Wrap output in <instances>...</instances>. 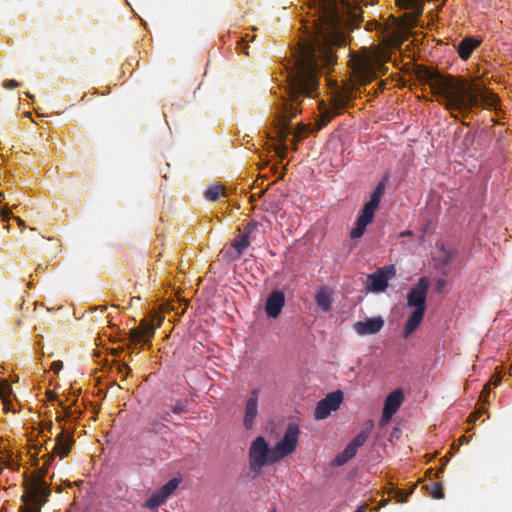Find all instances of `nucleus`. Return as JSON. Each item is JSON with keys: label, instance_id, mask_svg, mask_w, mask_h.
I'll use <instances>...</instances> for the list:
<instances>
[{"label": "nucleus", "instance_id": "nucleus-1", "mask_svg": "<svg viewBox=\"0 0 512 512\" xmlns=\"http://www.w3.org/2000/svg\"><path fill=\"white\" fill-rule=\"evenodd\" d=\"M313 33L298 43L287 68L286 96L274 103L276 115L273 120L275 134L284 143L293 135V145L300 141L306 128L299 123L292 129L290 120L300 112L299 106L306 98L318 95L323 69L337 63L334 48L345 42V28L357 21L362 10L354 0H310Z\"/></svg>", "mask_w": 512, "mask_h": 512}, {"label": "nucleus", "instance_id": "nucleus-2", "mask_svg": "<svg viewBox=\"0 0 512 512\" xmlns=\"http://www.w3.org/2000/svg\"><path fill=\"white\" fill-rule=\"evenodd\" d=\"M455 98L459 101V107L450 108L451 115L454 112L466 116L472 112L474 108L482 107L488 110H496L499 98L496 94L481 86L476 82L460 80V85L456 92Z\"/></svg>", "mask_w": 512, "mask_h": 512}, {"label": "nucleus", "instance_id": "nucleus-3", "mask_svg": "<svg viewBox=\"0 0 512 512\" xmlns=\"http://www.w3.org/2000/svg\"><path fill=\"white\" fill-rule=\"evenodd\" d=\"M417 78L420 82L427 84L433 93L438 96V101L445 109L459 107V101L455 98L460 85V80H456L451 75H443L437 70L422 67L417 72Z\"/></svg>", "mask_w": 512, "mask_h": 512}, {"label": "nucleus", "instance_id": "nucleus-4", "mask_svg": "<svg viewBox=\"0 0 512 512\" xmlns=\"http://www.w3.org/2000/svg\"><path fill=\"white\" fill-rule=\"evenodd\" d=\"M50 464L49 457H47L44 466L30 477L27 476L26 472L24 473L23 486L26 489V493L21 497V500L24 502L21 512H31L34 509H39V512H41L40 507L48 501L50 489L45 476Z\"/></svg>", "mask_w": 512, "mask_h": 512}, {"label": "nucleus", "instance_id": "nucleus-5", "mask_svg": "<svg viewBox=\"0 0 512 512\" xmlns=\"http://www.w3.org/2000/svg\"><path fill=\"white\" fill-rule=\"evenodd\" d=\"M429 286V279L420 277L407 294V306L413 308V312L404 325L403 337L405 339L413 334L423 321Z\"/></svg>", "mask_w": 512, "mask_h": 512}, {"label": "nucleus", "instance_id": "nucleus-6", "mask_svg": "<svg viewBox=\"0 0 512 512\" xmlns=\"http://www.w3.org/2000/svg\"><path fill=\"white\" fill-rule=\"evenodd\" d=\"M300 435L296 424H289L283 438L271 449L270 463H277L295 452Z\"/></svg>", "mask_w": 512, "mask_h": 512}, {"label": "nucleus", "instance_id": "nucleus-7", "mask_svg": "<svg viewBox=\"0 0 512 512\" xmlns=\"http://www.w3.org/2000/svg\"><path fill=\"white\" fill-rule=\"evenodd\" d=\"M271 449L262 436H258L249 448V466L250 469L259 475L263 467L270 463Z\"/></svg>", "mask_w": 512, "mask_h": 512}, {"label": "nucleus", "instance_id": "nucleus-8", "mask_svg": "<svg viewBox=\"0 0 512 512\" xmlns=\"http://www.w3.org/2000/svg\"><path fill=\"white\" fill-rule=\"evenodd\" d=\"M396 275L394 264L385 265L378 268L373 274L368 276V288L372 292H384L388 288V282Z\"/></svg>", "mask_w": 512, "mask_h": 512}, {"label": "nucleus", "instance_id": "nucleus-9", "mask_svg": "<svg viewBox=\"0 0 512 512\" xmlns=\"http://www.w3.org/2000/svg\"><path fill=\"white\" fill-rule=\"evenodd\" d=\"M180 479L172 478L161 488L154 491L144 503V507L155 510L163 505L168 497L177 489Z\"/></svg>", "mask_w": 512, "mask_h": 512}, {"label": "nucleus", "instance_id": "nucleus-10", "mask_svg": "<svg viewBox=\"0 0 512 512\" xmlns=\"http://www.w3.org/2000/svg\"><path fill=\"white\" fill-rule=\"evenodd\" d=\"M343 402V392L337 390L329 393L324 399L320 400L315 408L314 416L317 420L327 418L332 411H336Z\"/></svg>", "mask_w": 512, "mask_h": 512}, {"label": "nucleus", "instance_id": "nucleus-11", "mask_svg": "<svg viewBox=\"0 0 512 512\" xmlns=\"http://www.w3.org/2000/svg\"><path fill=\"white\" fill-rule=\"evenodd\" d=\"M74 442L73 435L65 434L64 428L62 427V431L55 437L52 453L46 454L45 457H49V463L54 460L55 455H58L60 458L66 457L70 453L71 446Z\"/></svg>", "mask_w": 512, "mask_h": 512}, {"label": "nucleus", "instance_id": "nucleus-12", "mask_svg": "<svg viewBox=\"0 0 512 512\" xmlns=\"http://www.w3.org/2000/svg\"><path fill=\"white\" fill-rule=\"evenodd\" d=\"M354 73L357 80L366 85L375 77L376 64L369 57L358 59L354 65Z\"/></svg>", "mask_w": 512, "mask_h": 512}, {"label": "nucleus", "instance_id": "nucleus-13", "mask_svg": "<svg viewBox=\"0 0 512 512\" xmlns=\"http://www.w3.org/2000/svg\"><path fill=\"white\" fill-rule=\"evenodd\" d=\"M155 326L152 321H148L143 319L140 321V324L137 328H132L130 330V340L133 343L144 342L145 344H150V339L154 336Z\"/></svg>", "mask_w": 512, "mask_h": 512}, {"label": "nucleus", "instance_id": "nucleus-14", "mask_svg": "<svg viewBox=\"0 0 512 512\" xmlns=\"http://www.w3.org/2000/svg\"><path fill=\"white\" fill-rule=\"evenodd\" d=\"M285 305V294L281 290L272 291L266 299L265 312L269 318H277Z\"/></svg>", "mask_w": 512, "mask_h": 512}, {"label": "nucleus", "instance_id": "nucleus-15", "mask_svg": "<svg viewBox=\"0 0 512 512\" xmlns=\"http://www.w3.org/2000/svg\"><path fill=\"white\" fill-rule=\"evenodd\" d=\"M401 5L405 9H411L412 13L404 14V25L408 29L417 26L418 17L423 13V4L420 0H400Z\"/></svg>", "mask_w": 512, "mask_h": 512}, {"label": "nucleus", "instance_id": "nucleus-16", "mask_svg": "<svg viewBox=\"0 0 512 512\" xmlns=\"http://www.w3.org/2000/svg\"><path fill=\"white\" fill-rule=\"evenodd\" d=\"M258 394L259 390L253 389L245 405L243 425L247 430L253 427L258 415Z\"/></svg>", "mask_w": 512, "mask_h": 512}, {"label": "nucleus", "instance_id": "nucleus-17", "mask_svg": "<svg viewBox=\"0 0 512 512\" xmlns=\"http://www.w3.org/2000/svg\"><path fill=\"white\" fill-rule=\"evenodd\" d=\"M354 330L358 335H373L384 327V319L381 316L368 318L365 321L354 323Z\"/></svg>", "mask_w": 512, "mask_h": 512}, {"label": "nucleus", "instance_id": "nucleus-18", "mask_svg": "<svg viewBox=\"0 0 512 512\" xmlns=\"http://www.w3.org/2000/svg\"><path fill=\"white\" fill-rule=\"evenodd\" d=\"M480 45V41L474 37L464 38L458 45L457 51L459 57L463 60H467L472 52Z\"/></svg>", "mask_w": 512, "mask_h": 512}, {"label": "nucleus", "instance_id": "nucleus-19", "mask_svg": "<svg viewBox=\"0 0 512 512\" xmlns=\"http://www.w3.org/2000/svg\"><path fill=\"white\" fill-rule=\"evenodd\" d=\"M403 400H404V394H403L402 390L397 389V390L391 392L386 397L383 409L395 414L399 410L400 406L402 405Z\"/></svg>", "mask_w": 512, "mask_h": 512}, {"label": "nucleus", "instance_id": "nucleus-20", "mask_svg": "<svg viewBox=\"0 0 512 512\" xmlns=\"http://www.w3.org/2000/svg\"><path fill=\"white\" fill-rule=\"evenodd\" d=\"M374 427L373 420H367L362 427V430L350 441L352 445L359 448L365 444L367 439L369 438L372 429Z\"/></svg>", "mask_w": 512, "mask_h": 512}, {"label": "nucleus", "instance_id": "nucleus-21", "mask_svg": "<svg viewBox=\"0 0 512 512\" xmlns=\"http://www.w3.org/2000/svg\"><path fill=\"white\" fill-rule=\"evenodd\" d=\"M169 427L158 418L149 419L146 432L153 435H163L169 432Z\"/></svg>", "mask_w": 512, "mask_h": 512}, {"label": "nucleus", "instance_id": "nucleus-22", "mask_svg": "<svg viewBox=\"0 0 512 512\" xmlns=\"http://www.w3.org/2000/svg\"><path fill=\"white\" fill-rule=\"evenodd\" d=\"M358 448L352 445L350 442L347 444L343 452L338 454L334 459V464L342 466L351 460L357 453Z\"/></svg>", "mask_w": 512, "mask_h": 512}, {"label": "nucleus", "instance_id": "nucleus-23", "mask_svg": "<svg viewBox=\"0 0 512 512\" xmlns=\"http://www.w3.org/2000/svg\"><path fill=\"white\" fill-rule=\"evenodd\" d=\"M388 180H389V176L385 175L383 177V179L377 184V186L373 190L368 203L379 206L381 198L383 197V195L385 193V188H386V184H387Z\"/></svg>", "mask_w": 512, "mask_h": 512}, {"label": "nucleus", "instance_id": "nucleus-24", "mask_svg": "<svg viewBox=\"0 0 512 512\" xmlns=\"http://www.w3.org/2000/svg\"><path fill=\"white\" fill-rule=\"evenodd\" d=\"M315 302L324 312H328L332 304L331 294L326 289L322 288L317 292Z\"/></svg>", "mask_w": 512, "mask_h": 512}, {"label": "nucleus", "instance_id": "nucleus-25", "mask_svg": "<svg viewBox=\"0 0 512 512\" xmlns=\"http://www.w3.org/2000/svg\"><path fill=\"white\" fill-rule=\"evenodd\" d=\"M377 208L378 206L367 202L362 208L357 220H359L362 223H365L366 225L370 224L373 221L374 213Z\"/></svg>", "mask_w": 512, "mask_h": 512}, {"label": "nucleus", "instance_id": "nucleus-26", "mask_svg": "<svg viewBox=\"0 0 512 512\" xmlns=\"http://www.w3.org/2000/svg\"><path fill=\"white\" fill-rule=\"evenodd\" d=\"M377 208L378 206L367 202L362 208L357 220H359L362 223H365L366 225L370 224L373 221L374 213Z\"/></svg>", "mask_w": 512, "mask_h": 512}, {"label": "nucleus", "instance_id": "nucleus-27", "mask_svg": "<svg viewBox=\"0 0 512 512\" xmlns=\"http://www.w3.org/2000/svg\"><path fill=\"white\" fill-rule=\"evenodd\" d=\"M249 245L250 239L243 233H241V235H239L232 243V247L235 249L238 257L242 255Z\"/></svg>", "mask_w": 512, "mask_h": 512}, {"label": "nucleus", "instance_id": "nucleus-28", "mask_svg": "<svg viewBox=\"0 0 512 512\" xmlns=\"http://www.w3.org/2000/svg\"><path fill=\"white\" fill-rule=\"evenodd\" d=\"M223 193V187L221 185L210 186L205 191V198L209 201H217Z\"/></svg>", "mask_w": 512, "mask_h": 512}, {"label": "nucleus", "instance_id": "nucleus-29", "mask_svg": "<svg viewBox=\"0 0 512 512\" xmlns=\"http://www.w3.org/2000/svg\"><path fill=\"white\" fill-rule=\"evenodd\" d=\"M429 494L435 499L444 498V492L442 484L439 482H434L426 486Z\"/></svg>", "mask_w": 512, "mask_h": 512}, {"label": "nucleus", "instance_id": "nucleus-30", "mask_svg": "<svg viewBox=\"0 0 512 512\" xmlns=\"http://www.w3.org/2000/svg\"><path fill=\"white\" fill-rule=\"evenodd\" d=\"M11 393H12V388H11L10 384L8 383V381L0 380V398L3 399V403L5 405L6 411L8 410L6 408V406L8 404L7 398L10 396Z\"/></svg>", "mask_w": 512, "mask_h": 512}, {"label": "nucleus", "instance_id": "nucleus-31", "mask_svg": "<svg viewBox=\"0 0 512 512\" xmlns=\"http://www.w3.org/2000/svg\"><path fill=\"white\" fill-rule=\"evenodd\" d=\"M258 227L259 223L254 220H251L243 224L242 229H239V231H241V233H243L250 239L252 235L258 230Z\"/></svg>", "mask_w": 512, "mask_h": 512}, {"label": "nucleus", "instance_id": "nucleus-32", "mask_svg": "<svg viewBox=\"0 0 512 512\" xmlns=\"http://www.w3.org/2000/svg\"><path fill=\"white\" fill-rule=\"evenodd\" d=\"M366 227L367 225L365 223H362L359 220H357L355 227L350 232L351 238H360L364 234Z\"/></svg>", "mask_w": 512, "mask_h": 512}, {"label": "nucleus", "instance_id": "nucleus-33", "mask_svg": "<svg viewBox=\"0 0 512 512\" xmlns=\"http://www.w3.org/2000/svg\"><path fill=\"white\" fill-rule=\"evenodd\" d=\"M58 405L64 408L65 414L63 416L62 415H57L56 416V421L58 423H62L65 418H68V417H70L72 415V410H71V407H64V403L62 401H58Z\"/></svg>", "mask_w": 512, "mask_h": 512}, {"label": "nucleus", "instance_id": "nucleus-34", "mask_svg": "<svg viewBox=\"0 0 512 512\" xmlns=\"http://www.w3.org/2000/svg\"><path fill=\"white\" fill-rule=\"evenodd\" d=\"M187 403L185 401L179 400L172 407V411L175 414H181L186 411Z\"/></svg>", "mask_w": 512, "mask_h": 512}, {"label": "nucleus", "instance_id": "nucleus-35", "mask_svg": "<svg viewBox=\"0 0 512 512\" xmlns=\"http://www.w3.org/2000/svg\"><path fill=\"white\" fill-rule=\"evenodd\" d=\"M487 410L485 408H480L476 411H474L473 413H471L468 417V422L469 423H474L478 420V418L480 417L481 414L483 413H486Z\"/></svg>", "mask_w": 512, "mask_h": 512}, {"label": "nucleus", "instance_id": "nucleus-36", "mask_svg": "<svg viewBox=\"0 0 512 512\" xmlns=\"http://www.w3.org/2000/svg\"><path fill=\"white\" fill-rule=\"evenodd\" d=\"M490 383H486L483 387V390L481 391V394H480V400L484 403H487L488 402V397H489V394H490Z\"/></svg>", "mask_w": 512, "mask_h": 512}, {"label": "nucleus", "instance_id": "nucleus-37", "mask_svg": "<svg viewBox=\"0 0 512 512\" xmlns=\"http://www.w3.org/2000/svg\"><path fill=\"white\" fill-rule=\"evenodd\" d=\"M393 415H394V413H392L390 411L388 412L387 410L383 409L382 417H381V424L384 425L387 422H389Z\"/></svg>", "mask_w": 512, "mask_h": 512}, {"label": "nucleus", "instance_id": "nucleus-38", "mask_svg": "<svg viewBox=\"0 0 512 512\" xmlns=\"http://www.w3.org/2000/svg\"><path fill=\"white\" fill-rule=\"evenodd\" d=\"M20 86V83L17 82L16 80H8V81H4L3 82V87L5 89H14L16 87H19Z\"/></svg>", "mask_w": 512, "mask_h": 512}, {"label": "nucleus", "instance_id": "nucleus-39", "mask_svg": "<svg viewBox=\"0 0 512 512\" xmlns=\"http://www.w3.org/2000/svg\"><path fill=\"white\" fill-rule=\"evenodd\" d=\"M412 491H410L409 493H407L405 496L403 495V492L401 490H397L396 491V498H397V501L400 502V503H403L406 501V498L408 497L409 494H411Z\"/></svg>", "mask_w": 512, "mask_h": 512}, {"label": "nucleus", "instance_id": "nucleus-40", "mask_svg": "<svg viewBox=\"0 0 512 512\" xmlns=\"http://www.w3.org/2000/svg\"><path fill=\"white\" fill-rule=\"evenodd\" d=\"M63 367V363L62 361H54L52 364H51V369L55 372V373H58Z\"/></svg>", "mask_w": 512, "mask_h": 512}, {"label": "nucleus", "instance_id": "nucleus-41", "mask_svg": "<svg viewBox=\"0 0 512 512\" xmlns=\"http://www.w3.org/2000/svg\"><path fill=\"white\" fill-rule=\"evenodd\" d=\"M238 46L239 48L241 49V51L245 54V55H249V52H248V46L245 44L244 40L241 39L240 41H238Z\"/></svg>", "mask_w": 512, "mask_h": 512}, {"label": "nucleus", "instance_id": "nucleus-42", "mask_svg": "<svg viewBox=\"0 0 512 512\" xmlns=\"http://www.w3.org/2000/svg\"><path fill=\"white\" fill-rule=\"evenodd\" d=\"M49 241L54 243L55 254H58L61 251V245L59 241L55 238H49Z\"/></svg>", "mask_w": 512, "mask_h": 512}, {"label": "nucleus", "instance_id": "nucleus-43", "mask_svg": "<svg viewBox=\"0 0 512 512\" xmlns=\"http://www.w3.org/2000/svg\"><path fill=\"white\" fill-rule=\"evenodd\" d=\"M10 213H11V211L8 208H2L0 210V216L2 217L3 220L9 219Z\"/></svg>", "mask_w": 512, "mask_h": 512}, {"label": "nucleus", "instance_id": "nucleus-44", "mask_svg": "<svg viewBox=\"0 0 512 512\" xmlns=\"http://www.w3.org/2000/svg\"><path fill=\"white\" fill-rule=\"evenodd\" d=\"M5 465L7 468H10V469H13V470H17L19 468V464L15 463L13 460H7L5 462Z\"/></svg>", "mask_w": 512, "mask_h": 512}, {"label": "nucleus", "instance_id": "nucleus-45", "mask_svg": "<svg viewBox=\"0 0 512 512\" xmlns=\"http://www.w3.org/2000/svg\"><path fill=\"white\" fill-rule=\"evenodd\" d=\"M158 419L161 420L163 423L168 422L170 419V414L168 412H164Z\"/></svg>", "mask_w": 512, "mask_h": 512}, {"label": "nucleus", "instance_id": "nucleus-46", "mask_svg": "<svg viewBox=\"0 0 512 512\" xmlns=\"http://www.w3.org/2000/svg\"><path fill=\"white\" fill-rule=\"evenodd\" d=\"M329 121H330V116L328 114L323 115L322 121H321V126L326 125Z\"/></svg>", "mask_w": 512, "mask_h": 512}, {"label": "nucleus", "instance_id": "nucleus-47", "mask_svg": "<svg viewBox=\"0 0 512 512\" xmlns=\"http://www.w3.org/2000/svg\"><path fill=\"white\" fill-rule=\"evenodd\" d=\"M47 268H48V265H47V264H46V265L38 264V265H37V267H36V269H35V272H36V273H38V272H40V271H42V270H46Z\"/></svg>", "mask_w": 512, "mask_h": 512}, {"label": "nucleus", "instance_id": "nucleus-48", "mask_svg": "<svg viewBox=\"0 0 512 512\" xmlns=\"http://www.w3.org/2000/svg\"><path fill=\"white\" fill-rule=\"evenodd\" d=\"M445 284H446L445 280H443V279L438 280L437 281V290L440 291Z\"/></svg>", "mask_w": 512, "mask_h": 512}, {"label": "nucleus", "instance_id": "nucleus-49", "mask_svg": "<svg viewBox=\"0 0 512 512\" xmlns=\"http://www.w3.org/2000/svg\"><path fill=\"white\" fill-rule=\"evenodd\" d=\"M411 235H412L411 230H405V231L400 232V234H399L400 237H407V236H411Z\"/></svg>", "mask_w": 512, "mask_h": 512}, {"label": "nucleus", "instance_id": "nucleus-50", "mask_svg": "<svg viewBox=\"0 0 512 512\" xmlns=\"http://www.w3.org/2000/svg\"><path fill=\"white\" fill-rule=\"evenodd\" d=\"M47 397H48L49 400L56 399V395L52 391H48L47 392Z\"/></svg>", "mask_w": 512, "mask_h": 512}, {"label": "nucleus", "instance_id": "nucleus-51", "mask_svg": "<svg viewBox=\"0 0 512 512\" xmlns=\"http://www.w3.org/2000/svg\"><path fill=\"white\" fill-rule=\"evenodd\" d=\"M388 502H389V499H383V500L380 502V506H379V508H380V507H384V506H386V505L388 504Z\"/></svg>", "mask_w": 512, "mask_h": 512}, {"label": "nucleus", "instance_id": "nucleus-52", "mask_svg": "<svg viewBox=\"0 0 512 512\" xmlns=\"http://www.w3.org/2000/svg\"><path fill=\"white\" fill-rule=\"evenodd\" d=\"M15 219L17 220V222H18V224H19L20 226H24V221H23L21 218H19V217H15Z\"/></svg>", "mask_w": 512, "mask_h": 512}, {"label": "nucleus", "instance_id": "nucleus-53", "mask_svg": "<svg viewBox=\"0 0 512 512\" xmlns=\"http://www.w3.org/2000/svg\"><path fill=\"white\" fill-rule=\"evenodd\" d=\"M464 441H465V442H468V440L465 438V436H462V437L460 438V443L462 444Z\"/></svg>", "mask_w": 512, "mask_h": 512}, {"label": "nucleus", "instance_id": "nucleus-54", "mask_svg": "<svg viewBox=\"0 0 512 512\" xmlns=\"http://www.w3.org/2000/svg\"><path fill=\"white\" fill-rule=\"evenodd\" d=\"M134 300L139 301V300H140V297H132V298L130 299V301H131V302H132V301H134Z\"/></svg>", "mask_w": 512, "mask_h": 512}, {"label": "nucleus", "instance_id": "nucleus-55", "mask_svg": "<svg viewBox=\"0 0 512 512\" xmlns=\"http://www.w3.org/2000/svg\"><path fill=\"white\" fill-rule=\"evenodd\" d=\"M26 95H27L29 98L33 99V95H31V93L27 92V93H26Z\"/></svg>", "mask_w": 512, "mask_h": 512}, {"label": "nucleus", "instance_id": "nucleus-56", "mask_svg": "<svg viewBox=\"0 0 512 512\" xmlns=\"http://www.w3.org/2000/svg\"><path fill=\"white\" fill-rule=\"evenodd\" d=\"M123 369H125V370H127V371H129V370H130V368H129L127 365H123Z\"/></svg>", "mask_w": 512, "mask_h": 512}, {"label": "nucleus", "instance_id": "nucleus-57", "mask_svg": "<svg viewBox=\"0 0 512 512\" xmlns=\"http://www.w3.org/2000/svg\"><path fill=\"white\" fill-rule=\"evenodd\" d=\"M270 512H276V508H273L272 510H270Z\"/></svg>", "mask_w": 512, "mask_h": 512}, {"label": "nucleus", "instance_id": "nucleus-58", "mask_svg": "<svg viewBox=\"0 0 512 512\" xmlns=\"http://www.w3.org/2000/svg\"><path fill=\"white\" fill-rule=\"evenodd\" d=\"M2 471H3V468H2V467H0V474L2 473Z\"/></svg>", "mask_w": 512, "mask_h": 512}]
</instances>
